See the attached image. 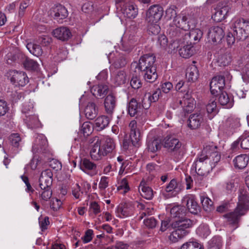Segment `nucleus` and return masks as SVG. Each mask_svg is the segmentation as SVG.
Returning a JSON list of instances; mask_svg holds the SVG:
<instances>
[{
    "instance_id": "1",
    "label": "nucleus",
    "mask_w": 249,
    "mask_h": 249,
    "mask_svg": "<svg viewBox=\"0 0 249 249\" xmlns=\"http://www.w3.org/2000/svg\"><path fill=\"white\" fill-rule=\"evenodd\" d=\"M221 155L218 150L217 147L211 143L206 145L201 153L198 155L196 159L193 164L195 168L196 174L200 176H204L209 173L206 161L210 160L211 167L215 166V164L219 161Z\"/></svg>"
},
{
    "instance_id": "2",
    "label": "nucleus",
    "mask_w": 249,
    "mask_h": 249,
    "mask_svg": "<svg viewBox=\"0 0 249 249\" xmlns=\"http://www.w3.org/2000/svg\"><path fill=\"white\" fill-rule=\"evenodd\" d=\"M193 224L192 221L189 219L175 220L170 223L168 219L161 221L160 231L164 232L171 226L174 230L169 236V240L172 243H176L186 236L189 231L187 230Z\"/></svg>"
},
{
    "instance_id": "3",
    "label": "nucleus",
    "mask_w": 249,
    "mask_h": 249,
    "mask_svg": "<svg viewBox=\"0 0 249 249\" xmlns=\"http://www.w3.org/2000/svg\"><path fill=\"white\" fill-rule=\"evenodd\" d=\"M249 196L245 191H240L238 196V202L234 212L225 215L229 224L234 226L233 230L238 227L237 224L241 216L244 215L249 210Z\"/></svg>"
},
{
    "instance_id": "4",
    "label": "nucleus",
    "mask_w": 249,
    "mask_h": 249,
    "mask_svg": "<svg viewBox=\"0 0 249 249\" xmlns=\"http://www.w3.org/2000/svg\"><path fill=\"white\" fill-rule=\"evenodd\" d=\"M115 148L114 140L110 137H106L102 143H99L97 141L93 145L90 152V157L94 160H100L112 152Z\"/></svg>"
},
{
    "instance_id": "5",
    "label": "nucleus",
    "mask_w": 249,
    "mask_h": 249,
    "mask_svg": "<svg viewBox=\"0 0 249 249\" xmlns=\"http://www.w3.org/2000/svg\"><path fill=\"white\" fill-rule=\"evenodd\" d=\"M187 19V16L183 13L176 16L167 29V35L171 38L179 37L183 35V31L190 29Z\"/></svg>"
},
{
    "instance_id": "6",
    "label": "nucleus",
    "mask_w": 249,
    "mask_h": 249,
    "mask_svg": "<svg viewBox=\"0 0 249 249\" xmlns=\"http://www.w3.org/2000/svg\"><path fill=\"white\" fill-rule=\"evenodd\" d=\"M231 29L238 40H245L249 35V21L235 18L231 22Z\"/></svg>"
},
{
    "instance_id": "7",
    "label": "nucleus",
    "mask_w": 249,
    "mask_h": 249,
    "mask_svg": "<svg viewBox=\"0 0 249 249\" xmlns=\"http://www.w3.org/2000/svg\"><path fill=\"white\" fill-rule=\"evenodd\" d=\"M230 4L227 2L221 1L215 8V12L212 16V18L216 22H220L225 18L229 10Z\"/></svg>"
},
{
    "instance_id": "8",
    "label": "nucleus",
    "mask_w": 249,
    "mask_h": 249,
    "mask_svg": "<svg viewBox=\"0 0 249 249\" xmlns=\"http://www.w3.org/2000/svg\"><path fill=\"white\" fill-rule=\"evenodd\" d=\"M163 9L159 5L151 6L146 13V20L148 22H158L161 18Z\"/></svg>"
},
{
    "instance_id": "9",
    "label": "nucleus",
    "mask_w": 249,
    "mask_h": 249,
    "mask_svg": "<svg viewBox=\"0 0 249 249\" xmlns=\"http://www.w3.org/2000/svg\"><path fill=\"white\" fill-rule=\"evenodd\" d=\"M108 59L111 64V69L121 68L126 64L124 54L117 52L110 53L108 56Z\"/></svg>"
},
{
    "instance_id": "10",
    "label": "nucleus",
    "mask_w": 249,
    "mask_h": 249,
    "mask_svg": "<svg viewBox=\"0 0 249 249\" xmlns=\"http://www.w3.org/2000/svg\"><path fill=\"white\" fill-rule=\"evenodd\" d=\"M49 15L59 23L66 18L68 15L67 9L62 5H58L53 7L49 12Z\"/></svg>"
},
{
    "instance_id": "11",
    "label": "nucleus",
    "mask_w": 249,
    "mask_h": 249,
    "mask_svg": "<svg viewBox=\"0 0 249 249\" xmlns=\"http://www.w3.org/2000/svg\"><path fill=\"white\" fill-rule=\"evenodd\" d=\"M11 82L16 86L23 87L29 82L26 73L22 71H11Z\"/></svg>"
},
{
    "instance_id": "12",
    "label": "nucleus",
    "mask_w": 249,
    "mask_h": 249,
    "mask_svg": "<svg viewBox=\"0 0 249 249\" xmlns=\"http://www.w3.org/2000/svg\"><path fill=\"white\" fill-rule=\"evenodd\" d=\"M35 140L32 146L34 153L44 152L47 147V140L43 134H36L35 135Z\"/></svg>"
},
{
    "instance_id": "13",
    "label": "nucleus",
    "mask_w": 249,
    "mask_h": 249,
    "mask_svg": "<svg viewBox=\"0 0 249 249\" xmlns=\"http://www.w3.org/2000/svg\"><path fill=\"white\" fill-rule=\"evenodd\" d=\"M183 205H186L189 211L194 214H196L200 210L196 198L194 195H187L184 196L182 199Z\"/></svg>"
},
{
    "instance_id": "14",
    "label": "nucleus",
    "mask_w": 249,
    "mask_h": 249,
    "mask_svg": "<svg viewBox=\"0 0 249 249\" xmlns=\"http://www.w3.org/2000/svg\"><path fill=\"white\" fill-rule=\"evenodd\" d=\"M156 61V57L152 53H147L144 54L141 57L138 67L141 71L146 70L152 67H155L154 65Z\"/></svg>"
},
{
    "instance_id": "15",
    "label": "nucleus",
    "mask_w": 249,
    "mask_h": 249,
    "mask_svg": "<svg viewBox=\"0 0 249 249\" xmlns=\"http://www.w3.org/2000/svg\"><path fill=\"white\" fill-rule=\"evenodd\" d=\"M134 211V206L132 202L122 203L117 208V216L120 218L127 217L132 215Z\"/></svg>"
},
{
    "instance_id": "16",
    "label": "nucleus",
    "mask_w": 249,
    "mask_h": 249,
    "mask_svg": "<svg viewBox=\"0 0 249 249\" xmlns=\"http://www.w3.org/2000/svg\"><path fill=\"white\" fill-rule=\"evenodd\" d=\"M164 146L175 154L181 152V143L178 139L173 137H166L164 139Z\"/></svg>"
},
{
    "instance_id": "17",
    "label": "nucleus",
    "mask_w": 249,
    "mask_h": 249,
    "mask_svg": "<svg viewBox=\"0 0 249 249\" xmlns=\"http://www.w3.org/2000/svg\"><path fill=\"white\" fill-rule=\"evenodd\" d=\"M225 85L223 76L217 75L214 77L210 83V90L212 94L215 95L220 92Z\"/></svg>"
},
{
    "instance_id": "18",
    "label": "nucleus",
    "mask_w": 249,
    "mask_h": 249,
    "mask_svg": "<svg viewBox=\"0 0 249 249\" xmlns=\"http://www.w3.org/2000/svg\"><path fill=\"white\" fill-rule=\"evenodd\" d=\"M53 173L51 170L46 169L42 171L39 179V185L41 189L51 188L53 182Z\"/></svg>"
},
{
    "instance_id": "19",
    "label": "nucleus",
    "mask_w": 249,
    "mask_h": 249,
    "mask_svg": "<svg viewBox=\"0 0 249 249\" xmlns=\"http://www.w3.org/2000/svg\"><path fill=\"white\" fill-rule=\"evenodd\" d=\"M179 104L185 113H188L193 110L194 108L195 100L188 91L183 97L182 100L179 101Z\"/></svg>"
},
{
    "instance_id": "20",
    "label": "nucleus",
    "mask_w": 249,
    "mask_h": 249,
    "mask_svg": "<svg viewBox=\"0 0 249 249\" xmlns=\"http://www.w3.org/2000/svg\"><path fill=\"white\" fill-rule=\"evenodd\" d=\"M224 32L223 29L219 26L211 28L208 33L209 42L213 43L219 42L223 37Z\"/></svg>"
},
{
    "instance_id": "21",
    "label": "nucleus",
    "mask_w": 249,
    "mask_h": 249,
    "mask_svg": "<svg viewBox=\"0 0 249 249\" xmlns=\"http://www.w3.org/2000/svg\"><path fill=\"white\" fill-rule=\"evenodd\" d=\"M80 167L82 170L90 176H94L97 174L96 165L88 159H82L80 161Z\"/></svg>"
},
{
    "instance_id": "22",
    "label": "nucleus",
    "mask_w": 249,
    "mask_h": 249,
    "mask_svg": "<svg viewBox=\"0 0 249 249\" xmlns=\"http://www.w3.org/2000/svg\"><path fill=\"white\" fill-rule=\"evenodd\" d=\"M203 115L200 112L193 113L189 116L187 121L188 126L191 129L199 128L203 122Z\"/></svg>"
},
{
    "instance_id": "23",
    "label": "nucleus",
    "mask_w": 249,
    "mask_h": 249,
    "mask_svg": "<svg viewBox=\"0 0 249 249\" xmlns=\"http://www.w3.org/2000/svg\"><path fill=\"white\" fill-rule=\"evenodd\" d=\"M161 94V90L160 89H156L153 94L148 93L144 96V98L142 101V106L144 109H147L149 107L152 102L157 101Z\"/></svg>"
},
{
    "instance_id": "24",
    "label": "nucleus",
    "mask_w": 249,
    "mask_h": 249,
    "mask_svg": "<svg viewBox=\"0 0 249 249\" xmlns=\"http://www.w3.org/2000/svg\"><path fill=\"white\" fill-rule=\"evenodd\" d=\"M124 15L128 18H134L138 15V8L133 2L125 3L122 8Z\"/></svg>"
},
{
    "instance_id": "25",
    "label": "nucleus",
    "mask_w": 249,
    "mask_h": 249,
    "mask_svg": "<svg viewBox=\"0 0 249 249\" xmlns=\"http://www.w3.org/2000/svg\"><path fill=\"white\" fill-rule=\"evenodd\" d=\"M53 34L55 37L62 41L68 40L71 35L69 29L64 26L55 29L53 30Z\"/></svg>"
},
{
    "instance_id": "26",
    "label": "nucleus",
    "mask_w": 249,
    "mask_h": 249,
    "mask_svg": "<svg viewBox=\"0 0 249 249\" xmlns=\"http://www.w3.org/2000/svg\"><path fill=\"white\" fill-rule=\"evenodd\" d=\"M130 129V137L133 145L136 146L140 140V132L137 128V122L135 120L131 121L129 124Z\"/></svg>"
},
{
    "instance_id": "27",
    "label": "nucleus",
    "mask_w": 249,
    "mask_h": 249,
    "mask_svg": "<svg viewBox=\"0 0 249 249\" xmlns=\"http://www.w3.org/2000/svg\"><path fill=\"white\" fill-rule=\"evenodd\" d=\"M218 101L220 105L225 106L227 108H231L234 103L232 96L229 95L226 92H222L218 94Z\"/></svg>"
},
{
    "instance_id": "28",
    "label": "nucleus",
    "mask_w": 249,
    "mask_h": 249,
    "mask_svg": "<svg viewBox=\"0 0 249 249\" xmlns=\"http://www.w3.org/2000/svg\"><path fill=\"white\" fill-rule=\"evenodd\" d=\"M127 80V75L125 71L124 70L116 71L113 73L112 76V82L116 86L125 84Z\"/></svg>"
},
{
    "instance_id": "29",
    "label": "nucleus",
    "mask_w": 249,
    "mask_h": 249,
    "mask_svg": "<svg viewBox=\"0 0 249 249\" xmlns=\"http://www.w3.org/2000/svg\"><path fill=\"white\" fill-rule=\"evenodd\" d=\"M116 105V99L112 94H110L106 97L104 106L105 110L107 114H111L113 112Z\"/></svg>"
},
{
    "instance_id": "30",
    "label": "nucleus",
    "mask_w": 249,
    "mask_h": 249,
    "mask_svg": "<svg viewBox=\"0 0 249 249\" xmlns=\"http://www.w3.org/2000/svg\"><path fill=\"white\" fill-rule=\"evenodd\" d=\"M141 196L146 199H151L153 197V191L152 188L147 185L144 181H141L139 188Z\"/></svg>"
},
{
    "instance_id": "31",
    "label": "nucleus",
    "mask_w": 249,
    "mask_h": 249,
    "mask_svg": "<svg viewBox=\"0 0 249 249\" xmlns=\"http://www.w3.org/2000/svg\"><path fill=\"white\" fill-rule=\"evenodd\" d=\"M141 109L142 107L140 103H138L134 98L131 99L127 105L128 113L131 116H134L141 111Z\"/></svg>"
},
{
    "instance_id": "32",
    "label": "nucleus",
    "mask_w": 249,
    "mask_h": 249,
    "mask_svg": "<svg viewBox=\"0 0 249 249\" xmlns=\"http://www.w3.org/2000/svg\"><path fill=\"white\" fill-rule=\"evenodd\" d=\"M249 160V157L246 154H241L237 156L233 160L234 167L238 169H243L245 168Z\"/></svg>"
},
{
    "instance_id": "33",
    "label": "nucleus",
    "mask_w": 249,
    "mask_h": 249,
    "mask_svg": "<svg viewBox=\"0 0 249 249\" xmlns=\"http://www.w3.org/2000/svg\"><path fill=\"white\" fill-rule=\"evenodd\" d=\"M23 117L24 122L28 127L33 128L39 127L40 123L37 116L29 114Z\"/></svg>"
},
{
    "instance_id": "34",
    "label": "nucleus",
    "mask_w": 249,
    "mask_h": 249,
    "mask_svg": "<svg viewBox=\"0 0 249 249\" xmlns=\"http://www.w3.org/2000/svg\"><path fill=\"white\" fill-rule=\"evenodd\" d=\"M143 72L144 79L148 82H154L158 78V74L156 72L155 66L152 67L150 68L142 71Z\"/></svg>"
},
{
    "instance_id": "35",
    "label": "nucleus",
    "mask_w": 249,
    "mask_h": 249,
    "mask_svg": "<svg viewBox=\"0 0 249 249\" xmlns=\"http://www.w3.org/2000/svg\"><path fill=\"white\" fill-rule=\"evenodd\" d=\"M178 53L183 58H190L194 53V47L191 43L184 45L178 50Z\"/></svg>"
},
{
    "instance_id": "36",
    "label": "nucleus",
    "mask_w": 249,
    "mask_h": 249,
    "mask_svg": "<svg viewBox=\"0 0 249 249\" xmlns=\"http://www.w3.org/2000/svg\"><path fill=\"white\" fill-rule=\"evenodd\" d=\"M198 75V71L195 65L192 64L187 68L186 76L189 81H195L197 79Z\"/></svg>"
},
{
    "instance_id": "37",
    "label": "nucleus",
    "mask_w": 249,
    "mask_h": 249,
    "mask_svg": "<svg viewBox=\"0 0 249 249\" xmlns=\"http://www.w3.org/2000/svg\"><path fill=\"white\" fill-rule=\"evenodd\" d=\"M85 114L86 117L90 120L95 118L97 114L96 106L93 103H89L85 109Z\"/></svg>"
},
{
    "instance_id": "38",
    "label": "nucleus",
    "mask_w": 249,
    "mask_h": 249,
    "mask_svg": "<svg viewBox=\"0 0 249 249\" xmlns=\"http://www.w3.org/2000/svg\"><path fill=\"white\" fill-rule=\"evenodd\" d=\"M108 90V87L106 85H98L93 86L91 89V92L95 96L101 97L106 94Z\"/></svg>"
},
{
    "instance_id": "39",
    "label": "nucleus",
    "mask_w": 249,
    "mask_h": 249,
    "mask_svg": "<svg viewBox=\"0 0 249 249\" xmlns=\"http://www.w3.org/2000/svg\"><path fill=\"white\" fill-rule=\"evenodd\" d=\"M109 123L108 118L105 116L98 117L95 122V126L98 131H101L107 127Z\"/></svg>"
},
{
    "instance_id": "40",
    "label": "nucleus",
    "mask_w": 249,
    "mask_h": 249,
    "mask_svg": "<svg viewBox=\"0 0 249 249\" xmlns=\"http://www.w3.org/2000/svg\"><path fill=\"white\" fill-rule=\"evenodd\" d=\"M26 48L32 54L37 57L41 56L43 53V50L41 47L35 43H27Z\"/></svg>"
},
{
    "instance_id": "41",
    "label": "nucleus",
    "mask_w": 249,
    "mask_h": 249,
    "mask_svg": "<svg viewBox=\"0 0 249 249\" xmlns=\"http://www.w3.org/2000/svg\"><path fill=\"white\" fill-rule=\"evenodd\" d=\"M170 213L173 217L178 218L177 220H180L182 218L186 219L183 217L185 214V209L182 206H175L173 207L170 210Z\"/></svg>"
},
{
    "instance_id": "42",
    "label": "nucleus",
    "mask_w": 249,
    "mask_h": 249,
    "mask_svg": "<svg viewBox=\"0 0 249 249\" xmlns=\"http://www.w3.org/2000/svg\"><path fill=\"white\" fill-rule=\"evenodd\" d=\"M161 145L158 139L150 140L147 141V148L149 151L154 153L160 149Z\"/></svg>"
},
{
    "instance_id": "43",
    "label": "nucleus",
    "mask_w": 249,
    "mask_h": 249,
    "mask_svg": "<svg viewBox=\"0 0 249 249\" xmlns=\"http://www.w3.org/2000/svg\"><path fill=\"white\" fill-rule=\"evenodd\" d=\"M222 245L221 238L215 236L208 242V249H220Z\"/></svg>"
},
{
    "instance_id": "44",
    "label": "nucleus",
    "mask_w": 249,
    "mask_h": 249,
    "mask_svg": "<svg viewBox=\"0 0 249 249\" xmlns=\"http://www.w3.org/2000/svg\"><path fill=\"white\" fill-rule=\"evenodd\" d=\"M196 232L199 236L205 238L210 235L211 231L207 225L203 224L197 228Z\"/></svg>"
},
{
    "instance_id": "45",
    "label": "nucleus",
    "mask_w": 249,
    "mask_h": 249,
    "mask_svg": "<svg viewBox=\"0 0 249 249\" xmlns=\"http://www.w3.org/2000/svg\"><path fill=\"white\" fill-rule=\"evenodd\" d=\"M231 61V56L229 53H226L219 56L217 62L220 66H225L230 64Z\"/></svg>"
},
{
    "instance_id": "46",
    "label": "nucleus",
    "mask_w": 249,
    "mask_h": 249,
    "mask_svg": "<svg viewBox=\"0 0 249 249\" xmlns=\"http://www.w3.org/2000/svg\"><path fill=\"white\" fill-rule=\"evenodd\" d=\"M203 33L202 31L198 29H194L191 30L189 32L188 36L190 40L198 41L202 36Z\"/></svg>"
},
{
    "instance_id": "47",
    "label": "nucleus",
    "mask_w": 249,
    "mask_h": 249,
    "mask_svg": "<svg viewBox=\"0 0 249 249\" xmlns=\"http://www.w3.org/2000/svg\"><path fill=\"white\" fill-rule=\"evenodd\" d=\"M23 65L25 69L29 70H36L38 67L37 62L29 58H26L23 62Z\"/></svg>"
},
{
    "instance_id": "48",
    "label": "nucleus",
    "mask_w": 249,
    "mask_h": 249,
    "mask_svg": "<svg viewBox=\"0 0 249 249\" xmlns=\"http://www.w3.org/2000/svg\"><path fill=\"white\" fill-rule=\"evenodd\" d=\"M9 140L11 145L15 147H18L21 143V139L18 133H13L10 135Z\"/></svg>"
},
{
    "instance_id": "49",
    "label": "nucleus",
    "mask_w": 249,
    "mask_h": 249,
    "mask_svg": "<svg viewBox=\"0 0 249 249\" xmlns=\"http://www.w3.org/2000/svg\"><path fill=\"white\" fill-rule=\"evenodd\" d=\"M39 192V196L41 202L48 201L52 196V191L51 188H46L45 189H41Z\"/></svg>"
},
{
    "instance_id": "50",
    "label": "nucleus",
    "mask_w": 249,
    "mask_h": 249,
    "mask_svg": "<svg viewBox=\"0 0 249 249\" xmlns=\"http://www.w3.org/2000/svg\"><path fill=\"white\" fill-rule=\"evenodd\" d=\"M200 200L203 209L206 211H210L213 206V201L207 196H200Z\"/></svg>"
},
{
    "instance_id": "51",
    "label": "nucleus",
    "mask_w": 249,
    "mask_h": 249,
    "mask_svg": "<svg viewBox=\"0 0 249 249\" xmlns=\"http://www.w3.org/2000/svg\"><path fill=\"white\" fill-rule=\"evenodd\" d=\"M180 249H202L200 244L196 241L188 242L183 244Z\"/></svg>"
},
{
    "instance_id": "52",
    "label": "nucleus",
    "mask_w": 249,
    "mask_h": 249,
    "mask_svg": "<svg viewBox=\"0 0 249 249\" xmlns=\"http://www.w3.org/2000/svg\"><path fill=\"white\" fill-rule=\"evenodd\" d=\"M33 104L31 102H26L23 105L21 111L22 113L25 115V117H26V115L33 114Z\"/></svg>"
},
{
    "instance_id": "53",
    "label": "nucleus",
    "mask_w": 249,
    "mask_h": 249,
    "mask_svg": "<svg viewBox=\"0 0 249 249\" xmlns=\"http://www.w3.org/2000/svg\"><path fill=\"white\" fill-rule=\"evenodd\" d=\"M179 189L178 188V185L176 180L172 179L168 185L166 186L165 191L166 192H175L177 193L178 192Z\"/></svg>"
},
{
    "instance_id": "54",
    "label": "nucleus",
    "mask_w": 249,
    "mask_h": 249,
    "mask_svg": "<svg viewBox=\"0 0 249 249\" xmlns=\"http://www.w3.org/2000/svg\"><path fill=\"white\" fill-rule=\"evenodd\" d=\"M217 105L215 100L211 99L209 100V103L206 105V109L208 113H216L217 109L216 108Z\"/></svg>"
},
{
    "instance_id": "55",
    "label": "nucleus",
    "mask_w": 249,
    "mask_h": 249,
    "mask_svg": "<svg viewBox=\"0 0 249 249\" xmlns=\"http://www.w3.org/2000/svg\"><path fill=\"white\" fill-rule=\"evenodd\" d=\"M80 131L84 136H89L92 133V126L89 123L85 122L82 124Z\"/></svg>"
},
{
    "instance_id": "56",
    "label": "nucleus",
    "mask_w": 249,
    "mask_h": 249,
    "mask_svg": "<svg viewBox=\"0 0 249 249\" xmlns=\"http://www.w3.org/2000/svg\"><path fill=\"white\" fill-rule=\"evenodd\" d=\"M241 141V147L244 149H249V135L243 134L239 137Z\"/></svg>"
},
{
    "instance_id": "57",
    "label": "nucleus",
    "mask_w": 249,
    "mask_h": 249,
    "mask_svg": "<svg viewBox=\"0 0 249 249\" xmlns=\"http://www.w3.org/2000/svg\"><path fill=\"white\" fill-rule=\"evenodd\" d=\"M62 202L57 198H53L50 202V208L54 211H58L61 207Z\"/></svg>"
},
{
    "instance_id": "58",
    "label": "nucleus",
    "mask_w": 249,
    "mask_h": 249,
    "mask_svg": "<svg viewBox=\"0 0 249 249\" xmlns=\"http://www.w3.org/2000/svg\"><path fill=\"white\" fill-rule=\"evenodd\" d=\"M108 186V178L106 176H103L101 178L99 183V189L100 191L104 193L106 189Z\"/></svg>"
},
{
    "instance_id": "59",
    "label": "nucleus",
    "mask_w": 249,
    "mask_h": 249,
    "mask_svg": "<svg viewBox=\"0 0 249 249\" xmlns=\"http://www.w3.org/2000/svg\"><path fill=\"white\" fill-rule=\"evenodd\" d=\"M178 16L176 11V7L172 6L168 7L165 11V17L167 19H171L172 18Z\"/></svg>"
},
{
    "instance_id": "60",
    "label": "nucleus",
    "mask_w": 249,
    "mask_h": 249,
    "mask_svg": "<svg viewBox=\"0 0 249 249\" xmlns=\"http://www.w3.org/2000/svg\"><path fill=\"white\" fill-rule=\"evenodd\" d=\"M30 0H23L20 3L18 11V15L19 17H22L24 15L25 9L30 4Z\"/></svg>"
},
{
    "instance_id": "61",
    "label": "nucleus",
    "mask_w": 249,
    "mask_h": 249,
    "mask_svg": "<svg viewBox=\"0 0 249 249\" xmlns=\"http://www.w3.org/2000/svg\"><path fill=\"white\" fill-rule=\"evenodd\" d=\"M148 30L153 35H157L160 31V28L157 22H149Z\"/></svg>"
},
{
    "instance_id": "62",
    "label": "nucleus",
    "mask_w": 249,
    "mask_h": 249,
    "mask_svg": "<svg viewBox=\"0 0 249 249\" xmlns=\"http://www.w3.org/2000/svg\"><path fill=\"white\" fill-rule=\"evenodd\" d=\"M237 186L234 180H230L226 182V189L228 193L234 192L236 189Z\"/></svg>"
},
{
    "instance_id": "63",
    "label": "nucleus",
    "mask_w": 249,
    "mask_h": 249,
    "mask_svg": "<svg viewBox=\"0 0 249 249\" xmlns=\"http://www.w3.org/2000/svg\"><path fill=\"white\" fill-rule=\"evenodd\" d=\"M51 42L52 38L46 36H42L38 39V42L43 46L49 45Z\"/></svg>"
},
{
    "instance_id": "64",
    "label": "nucleus",
    "mask_w": 249,
    "mask_h": 249,
    "mask_svg": "<svg viewBox=\"0 0 249 249\" xmlns=\"http://www.w3.org/2000/svg\"><path fill=\"white\" fill-rule=\"evenodd\" d=\"M50 166L56 171L61 169L62 165L60 162L55 159H52L49 162Z\"/></svg>"
}]
</instances>
